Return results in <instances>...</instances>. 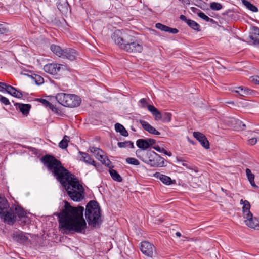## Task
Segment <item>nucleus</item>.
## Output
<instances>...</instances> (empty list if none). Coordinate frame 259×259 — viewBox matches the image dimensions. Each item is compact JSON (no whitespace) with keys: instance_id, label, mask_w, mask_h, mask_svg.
<instances>
[{"instance_id":"nucleus-1","label":"nucleus","mask_w":259,"mask_h":259,"mask_svg":"<svg viewBox=\"0 0 259 259\" xmlns=\"http://www.w3.org/2000/svg\"><path fill=\"white\" fill-rule=\"evenodd\" d=\"M41 162L51 171L56 179L65 187L68 196L74 201L83 198L84 189L74 175L71 174L54 156L47 154Z\"/></svg>"},{"instance_id":"nucleus-2","label":"nucleus","mask_w":259,"mask_h":259,"mask_svg":"<svg viewBox=\"0 0 259 259\" xmlns=\"http://www.w3.org/2000/svg\"><path fill=\"white\" fill-rule=\"evenodd\" d=\"M83 211V207H73L65 201L64 209L56 214L58 218L59 227L64 231L81 233L86 227Z\"/></svg>"},{"instance_id":"nucleus-3","label":"nucleus","mask_w":259,"mask_h":259,"mask_svg":"<svg viewBox=\"0 0 259 259\" xmlns=\"http://www.w3.org/2000/svg\"><path fill=\"white\" fill-rule=\"evenodd\" d=\"M134 32L128 29L116 30L112 34V39L121 49L127 52H141L142 45L136 40Z\"/></svg>"},{"instance_id":"nucleus-4","label":"nucleus","mask_w":259,"mask_h":259,"mask_svg":"<svg viewBox=\"0 0 259 259\" xmlns=\"http://www.w3.org/2000/svg\"><path fill=\"white\" fill-rule=\"evenodd\" d=\"M85 217L89 225L93 227H99L101 224V209L98 203L91 200L86 205Z\"/></svg>"},{"instance_id":"nucleus-5","label":"nucleus","mask_w":259,"mask_h":259,"mask_svg":"<svg viewBox=\"0 0 259 259\" xmlns=\"http://www.w3.org/2000/svg\"><path fill=\"white\" fill-rule=\"evenodd\" d=\"M141 150L136 151L137 156L144 163L151 167H162L164 165V159L153 151H148L142 154L141 156L138 155Z\"/></svg>"},{"instance_id":"nucleus-6","label":"nucleus","mask_w":259,"mask_h":259,"mask_svg":"<svg viewBox=\"0 0 259 259\" xmlns=\"http://www.w3.org/2000/svg\"><path fill=\"white\" fill-rule=\"evenodd\" d=\"M242 206V214L244 219L245 224L251 228L254 229H259V221L256 217H253L250 209L251 205L247 200L241 199L240 202Z\"/></svg>"},{"instance_id":"nucleus-7","label":"nucleus","mask_w":259,"mask_h":259,"mask_svg":"<svg viewBox=\"0 0 259 259\" xmlns=\"http://www.w3.org/2000/svg\"><path fill=\"white\" fill-rule=\"evenodd\" d=\"M0 219L5 223L12 225L15 223L17 218L14 212L13 208L9 207L4 212H0Z\"/></svg>"},{"instance_id":"nucleus-8","label":"nucleus","mask_w":259,"mask_h":259,"mask_svg":"<svg viewBox=\"0 0 259 259\" xmlns=\"http://www.w3.org/2000/svg\"><path fill=\"white\" fill-rule=\"evenodd\" d=\"M139 102L141 108L147 107L149 111L151 113L153 116H154L155 120H158L161 118V113L153 105H149L148 104V99L146 98H142L140 100Z\"/></svg>"},{"instance_id":"nucleus-9","label":"nucleus","mask_w":259,"mask_h":259,"mask_svg":"<svg viewBox=\"0 0 259 259\" xmlns=\"http://www.w3.org/2000/svg\"><path fill=\"white\" fill-rule=\"evenodd\" d=\"M140 250L146 256L152 257L155 251V247L149 242L143 241L141 242Z\"/></svg>"},{"instance_id":"nucleus-10","label":"nucleus","mask_w":259,"mask_h":259,"mask_svg":"<svg viewBox=\"0 0 259 259\" xmlns=\"http://www.w3.org/2000/svg\"><path fill=\"white\" fill-rule=\"evenodd\" d=\"M67 99L65 107H76L79 106L81 102V100L79 96L73 94H69V98Z\"/></svg>"},{"instance_id":"nucleus-11","label":"nucleus","mask_w":259,"mask_h":259,"mask_svg":"<svg viewBox=\"0 0 259 259\" xmlns=\"http://www.w3.org/2000/svg\"><path fill=\"white\" fill-rule=\"evenodd\" d=\"M12 237L15 241L21 244H28L30 242L28 237L21 231L14 232L13 234Z\"/></svg>"},{"instance_id":"nucleus-12","label":"nucleus","mask_w":259,"mask_h":259,"mask_svg":"<svg viewBox=\"0 0 259 259\" xmlns=\"http://www.w3.org/2000/svg\"><path fill=\"white\" fill-rule=\"evenodd\" d=\"M193 136L200 143L201 145L205 149L209 148V143L206 136L199 132H194Z\"/></svg>"},{"instance_id":"nucleus-13","label":"nucleus","mask_w":259,"mask_h":259,"mask_svg":"<svg viewBox=\"0 0 259 259\" xmlns=\"http://www.w3.org/2000/svg\"><path fill=\"white\" fill-rule=\"evenodd\" d=\"M62 65L56 63H50L46 64L44 67V71L51 75H56L60 70V66Z\"/></svg>"},{"instance_id":"nucleus-14","label":"nucleus","mask_w":259,"mask_h":259,"mask_svg":"<svg viewBox=\"0 0 259 259\" xmlns=\"http://www.w3.org/2000/svg\"><path fill=\"white\" fill-rule=\"evenodd\" d=\"M139 122L141 124L142 127L150 134L155 135H159L160 134L154 127L145 120H139Z\"/></svg>"},{"instance_id":"nucleus-15","label":"nucleus","mask_w":259,"mask_h":259,"mask_svg":"<svg viewBox=\"0 0 259 259\" xmlns=\"http://www.w3.org/2000/svg\"><path fill=\"white\" fill-rule=\"evenodd\" d=\"M77 55L76 50L71 48L64 49L62 58H66L71 61L74 60Z\"/></svg>"},{"instance_id":"nucleus-16","label":"nucleus","mask_w":259,"mask_h":259,"mask_svg":"<svg viewBox=\"0 0 259 259\" xmlns=\"http://www.w3.org/2000/svg\"><path fill=\"white\" fill-rule=\"evenodd\" d=\"M17 109H19L21 112L24 115L27 116L31 108V105L29 104H22L16 103L14 104Z\"/></svg>"},{"instance_id":"nucleus-17","label":"nucleus","mask_w":259,"mask_h":259,"mask_svg":"<svg viewBox=\"0 0 259 259\" xmlns=\"http://www.w3.org/2000/svg\"><path fill=\"white\" fill-rule=\"evenodd\" d=\"M78 153L81 155L80 159L81 161H83L88 164L92 165L96 167L95 161L88 153L81 151H79Z\"/></svg>"},{"instance_id":"nucleus-18","label":"nucleus","mask_w":259,"mask_h":259,"mask_svg":"<svg viewBox=\"0 0 259 259\" xmlns=\"http://www.w3.org/2000/svg\"><path fill=\"white\" fill-rule=\"evenodd\" d=\"M154 176L159 179L163 183L166 185H169L173 183V181L169 177L161 174L159 172H155Z\"/></svg>"},{"instance_id":"nucleus-19","label":"nucleus","mask_w":259,"mask_h":259,"mask_svg":"<svg viewBox=\"0 0 259 259\" xmlns=\"http://www.w3.org/2000/svg\"><path fill=\"white\" fill-rule=\"evenodd\" d=\"M249 37L254 45L259 44V28L257 27L254 26L252 28Z\"/></svg>"},{"instance_id":"nucleus-20","label":"nucleus","mask_w":259,"mask_h":259,"mask_svg":"<svg viewBox=\"0 0 259 259\" xmlns=\"http://www.w3.org/2000/svg\"><path fill=\"white\" fill-rule=\"evenodd\" d=\"M69 94L64 93H58L56 96V99L58 102L62 105L65 106L67 102Z\"/></svg>"},{"instance_id":"nucleus-21","label":"nucleus","mask_w":259,"mask_h":259,"mask_svg":"<svg viewBox=\"0 0 259 259\" xmlns=\"http://www.w3.org/2000/svg\"><path fill=\"white\" fill-rule=\"evenodd\" d=\"M6 92L16 98H21L23 97L22 92L11 85L8 87V90H7Z\"/></svg>"},{"instance_id":"nucleus-22","label":"nucleus","mask_w":259,"mask_h":259,"mask_svg":"<svg viewBox=\"0 0 259 259\" xmlns=\"http://www.w3.org/2000/svg\"><path fill=\"white\" fill-rule=\"evenodd\" d=\"M10 207L9 203L5 197L0 195V212H4L7 209H9Z\"/></svg>"},{"instance_id":"nucleus-23","label":"nucleus","mask_w":259,"mask_h":259,"mask_svg":"<svg viewBox=\"0 0 259 259\" xmlns=\"http://www.w3.org/2000/svg\"><path fill=\"white\" fill-rule=\"evenodd\" d=\"M51 50L57 56L59 57L63 56L64 49H62L59 46L56 45H52L50 47Z\"/></svg>"},{"instance_id":"nucleus-24","label":"nucleus","mask_w":259,"mask_h":259,"mask_svg":"<svg viewBox=\"0 0 259 259\" xmlns=\"http://www.w3.org/2000/svg\"><path fill=\"white\" fill-rule=\"evenodd\" d=\"M136 144L139 148L143 150H146L149 147L147 139H139L137 140Z\"/></svg>"},{"instance_id":"nucleus-25","label":"nucleus","mask_w":259,"mask_h":259,"mask_svg":"<svg viewBox=\"0 0 259 259\" xmlns=\"http://www.w3.org/2000/svg\"><path fill=\"white\" fill-rule=\"evenodd\" d=\"M115 129L116 132L120 133L123 136L127 137L128 136V133L124 127L119 123L115 124Z\"/></svg>"},{"instance_id":"nucleus-26","label":"nucleus","mask_w":259,"mask_h":259,"mask_svg":"<svg viewBox=\"0 0 259 259\" xmlns=\"http://www.w3.org/2000/svg\"><path fill=\"white\" fill-rule=\"evenodd\" d=\"M109 173L111 178L114 180L118 182L122 181V178L116 170L113 169H109Z\"/></svg>"},{"instance_id":"nucleus-27","label":"nucleus","mask_w":259,"mask_h":259,"mask_svg":"<svg viewBox=\"0 0 259 259\" xmlns=\"http://www.w3.org/2000/svg\"><path fill=\"white\" fill-rule=\"evenodd\" d=\"M14 210L15 211V214H16L19 218L25 217L26 215V213L24 209L19 205L15 206Z\"/></svg>"},{"instance_id":"nucleus-28","label":"nucleus","mask_w":259,"mask_h":259,"mask_svg":"<svg viewBox=\"0 0 259 259\" xmlns=\"http://www.w3.org/2000/svg\"><path fill=\"white\" fill-rule=\"evenodd\" d=\"M242 4L249 10L253 12H257L258 11L257 8L253 4H251L247 0H242Z\"/></svg>"},{"instance_id":"nucleus-29","label":"nucleus","mask_w":259,"mask_h":259,"mask_svg":"<svg viewBox=\"0 0 259 259\" xmlns=\"http://www.w3.org/2000/svg\"><path fill=\"white\" fill-rule=\"evenodd\" d=\"M69 141V137L65 135L63 139L59 143V147L62 149H66L68 147Z\"/></svg>"},{"instance_id":"nucleus-30","label":"nucleus","mask_w":259,"mask_h":259,"mask_svg":"<svg viewBox=\"0 0 259 259\" xmlns=\"http://www.w3.org/2000/svg\"><path fill=\"white\" fill-rule=\"evenodd\" d=\"M117 145L119 148H126V147H130L131 148H134V144L131 141L118 142Z\"/></svg>"},{"instance_id":"nucleus-31","label":"nucleus","mask_w":259,"mask_h":259,"mask_svg":"<svg viewBox=\"0 0 259 259\" xmlns=\"http://www.w3.org/2000/svg\"><path fill=\"white\" fill-rule=\"evenodd\" d=\"M188 25L195 30L200 31V25L195 21L189 19L187 23Z\"/></svg>"},{"instance_id":"nucleus-32","label":"nucleus","mask_w":259,"mask_h":259,"mask_svg":"<svg viewBox=\"0 0 259 259\" xmlns=\"http://www.w3.org/2000/svg\"><path fill=\"white\" fill-rule=\"evenodd\" d=\"M210 8L212 10L218 11L222 8V5L217 2H211L210 4Z\"/></svg>"},{"instance_id":"nucleus-33","label":"nucleus","mask_w":259,"mask_h":259,"mask_svg":"<svg viewBox=\"0 0 259 259\" xmlns=\"http://www.w3.org/2000/svg\"><path fill=\"white\" fill-rule=\"evenodd\" d=\"M171 114L168 112H165L162 115L161 114V118L164 122H169L171 121Z\"/></svg>"},{"instance_id":"nucleus-34","label":"nucleus","mask_w":259,"mask_h":259,"mask_svg":"<svg viewBox=\"0 0 259 259\" xmlns=\"http://www.w3.org/2000/svg\"><path fill=\"white\" fill-rule=\"evenodd\" d=\"M238 90L236 91V93H238L241 96H244L245 95H247L248 93V90L244 88L243 87H238Z\"/></svg>"},{"instance_id":"nucleus-35","label":"nucleus","mask_w":259,"mask_h":259,"mask_svg":"<svg viewBox=\"0 0 259 259\" xmlns=\"http://www.w3.org/2000/svg\"><path fill=\"white\" fill-rule=\"evenodd\" d=\"M126 162L130 164L133 165H138L140 164L139 161L135 158L128 157L126 159Z\"/></svg>"},{"instance_id":"nucleus-36","label":"nucleus","mask_w":259,"mask_h":259,"mask_svg":"<svg viewBox=\"0 0 259 259\" xmlns=\"http://www.w3.org/2000/svg\"><path fill=\"white\" fill-rule=\"evenodd\" d=\"M9 32V29L6 27V25L0 23V34H7Z\"/></svg>"},{"instance_id":"nucleus-37","label":"nucleus","mask_w":259,"mask_h":259,"mask_svg":"<svg viewBox=\"0 0 259 259\" xmlns=\"http://www.w3.org/2000/svg\"><path fill=\"white\" fill-rule=\"evenodd\" d=\"M246 173L247 179L249 182L253 181L254 180V175L251 172L250 169L246 168Z\"/></svg>"},{"instance_id":"nucleus-38","label":"nucleus","mask_w":259,"mask_h":259,"mask_svg":"<svg viewBox=\"0 0 259 259\" xmlns=\"http://www.w3.org/2000/svg\"><path fill=\"white\" fill-rule=\"evenodd\" d=\"M33 78L37 84L39 85L44 82V78L40 75H35V77H33Z\"/></svg>"},{"instance_id":"nucleus-39","label":"nucleus","mask_w":259,"mask_h":259,"mask_svg":"<svg viewBox=\"0 0 259 259\" xmlns=\"http://www.w3.org/2000/svg\"><path fill=\"white\" fill-rule=\"evenodd\" d=\"M155 27L156 28L160 29L164 32H166V29H168V26L165 25H163L161 23H158L156 24Z\"/></svg>"},{"instance_id":"nucleus-40","label":"nucleus","mask_w":259,"mask_h":259,"mask_svg":"<svg viewBox=\"0 0 259 259\" xmlns=\"http://www.w3.org/2000/svg\"><path fill=\"white\" fill-rule=\"evenodd\" d=\"M0 102H1L2 103L5 104V105H8L10 104V102L8 99H7L6 97L3 96L2 95H0Z\"/></svg>"},{"instance_id":"nucleus-41","label":"nucleus","mask_w":259,"mask_h":259,"mask_svg":"<svg viewBox=\"0 0 259 259\" xmlns=\"http://www.w3.org/2000/svg\"><path fill=\"white\" fill-rule=\"evenodd\" d=\"M249 80L255 84H259V76H251L249 78Z\"/></svg>"},{"instance_id":"nucleus-42","label":"nucleus","mask_w":259,"mask_h":259,"mask_svg":"<svg viewBox=\"0 0 259 259\" xmlns=\"http://www.w3.org/2000/svg\"><path fill=\"white\" fill-rule=\"evenodd\" d=\"M10 85L4 82H0V91H3L4 90L7 91V90H8V87H10Z\"/></svg>"},{"instance_id":"nucleus-43","label":"nucleus","mask_w":259,"mask_h":259,"mask_svg":"<svg viewBox=\"0 0 259 259\" xmlns=\"http://www.w3.org/2000/svg\"><path fill=\"white\" fill-rule=\"evenodd\" d=\"M197 15L200 18H202L205 21H206L208 18V17L207 15H206L203 12L201 11L198 12Z\"/></svg>"},{"instance_id":"nucleus-44","label":"nucleus","mask_w":259,"mask_h":259,"mask_svg":"<svg viewBox=\"0 0 259 259\" xmlns=\"http://www.w3.org/2000/svg\"><path fill=\"white\" fill-rule=\"evenodd\" d=\"M153 148L157 151L160 153H163L164 154L166 151L163 148H160L158 145L153 146Z\"/></svg>"},{"instance_id":"nucleus-45","label":"nucleus","mask_w":259,"mask_h":259,"mask_svg":"<svg viewBox=\"0 0 259 259\" xmlns=\"http://www.w3.org/2000/svg\"><path fill=\"white\" fill-rule=\"evenodd\" d=\"M48 108H49L53 112H54L55 113H58L59 112V110L57 108H56L55 106H54L52 104L50 103V105L48 106Z\"/></svg>"},{"instance_id":"nucleus-46","label":"nucleus","mask_w":259,"mask_h":259,"mask_svg":"<svg viewBox=\"0 0 259 259\" xmlns=\"http://www.w3.org/2000/svg\"><path fill=\"white\" fill-rule=\"evenodd\" d=\"M166 32H168L172 34H176L179 32V30L177 28H170L168 26V29H166Z\"/></svg>"},{"instance_id":"nucleus-47","label":"nucleus","mask_w":259,"mask_h":259,"mask_svg":"<svg viewBox=\"0 0 259 259\" xmlns=\"http://www.w3.org/2000/svg\"><path fill=\"white\" fill-rule=\"evenodd\" d=\"M38 100L46 107L50 105V102L44 99H39Z\"/></svg>"},{"instance_id":"nucleus-48","label":"nucleus","mask_w":259,"mask_h":259,"mask_svg":"<svg viewBox=\"0 0 259 259\" xmlns=\"http://www.w3.org/2000/svg\"><path fill=\"white\" fill-rule=\"evenodd\" d=\"M257 142L256 138H252L248 140V144L250 145H253Z\"/></svg>"},{"instance_id":"nucleus-49","label":"nucleus","mask_w":259,"mask_h":259,"mask_svg":"<svg viewBox=\"0 0 259 259\" xmlns=\"http://www.w3.org/2000/svg\"><path fill=\"white\" fill-rule=\"evenodd\" d=\"M102 163L104 164L106 166H109V165H110V164L111 163V161H110V160L107 157H106L102 160Z\"/></svg>"},{"instance_id":"nucleus-50","label":"nucleus","mask_w":259,"mask_h":259,"mask_svg":"<svg viewBox=\"0 0 259 259\" xmlns=\"http://www.w3.org/2000/svg\"><path fill=\"white\" fill-rule=\"evenodd\" d=\"M90 151L91 153L95 154L96 153H97V152H98V151L100 152L101 149L99 148L92 147L90 148Z\"/></svg>"},{"instance_id":"nucleus-51","label":"nucleus","mask_w":259,"mask_h":259,"mask_svg":"<svg viewBox=\"0 0 259 259\" xmlns=\"http://www.w3.org/2000/svg\"><path fill=\"white\" fill-rule=\"evenodd\" d=\"M181 162V165L186 167L188 169H191L190 165L185 160H179Z\"/></svg>"},{"instance_id":"nucleus-52","label":"nucleus","mask_w":259,"mask_h":259,"mask_svg":"<svg viewBox=\"0 0 259 259\" xmlns=\"http://www.w3.org/2000/svg\"><path fill=\"white\" fill-rule=\"evenodd\" d=\"M147 142L149 144V147L151 146H152L153 145H154L156 143V141L153 139L149 138V139H147Z\"/></svg>"},{"instance_id":"nucleus-53","label":"nucleus","mask_w":259,"mask_h":259,"mask_svg":"<svg viewBox=\"0 0 259 259\" xmlns=\"http://www.w3.org/2000/svg\"><path fill=\"white\" fill-rule=\"evenodd\" d=\"M103 153L104 152L102 150H101L100 152L98 151L97 153H96V154H95L96 158L98 160V159L100 158V156H101L102 154H103Z\"/></svg>"},{"instance_id":"nucleus-54","label":"nucleus","mask_w":259,"mask_h":259,"mask_svg":"<svg viewBox=\"0 0 259 259\" xmlns=\"http://www.w3.org/2000/svg\"><path fill=\"white\" fill-rule=\"evenodd\" d=\"M180 19L182 21H185L186 23H187L188 20H189L187 19L186 17L183 15H180Z\"/></svg>"},{"instance_id":"nucleus-55","label":"nucleus","mask_w":259,"mask_h":259,"mask_svg":"<svg viewBox=\"0 0 259 259\" xmlns=\"http://www.w3.org/2000/svg\"><path fill=\"white\" fill-rule=\"evenodd\" d=\"M191 9L192 10V12L194 13H197V11H198L199 12L200 11L199 10H198V9H197L195 7H191Z\"/></svg>"},{"instance_id":"nucleus-56","label":"nucleus","mask_w":259,"mask_h":259,"mask_svg":"<svg viewBox=\"0 0 259 259\" xmlns=\"http://www.w3.org/2000/svg\"><path fill=\"white\" fill-rule=\"evenodd\" d=\"M251 185L254 187V188H257V186L254 183V181L253 180V181H251V182H249Z\"/></svg>"},{"instance_id":"nucleus-57","label":"nucleus","mask_w":259,"mask_h":259,"mask_svg":"<svg viewBox=\"0 0 259 259\" xmlns=\"http://www.w3.org/2000/svg\"><path fill=\"white\" fill-rule=\"evenodd\" d=\"M106 156H105L104 155H103V154H102L101 156H100V158L98 159V160L99 161H100L102 163V160L104 159V158H105Z\"/></svg>"},{"instance_id":"nucleus-58","label":"nucleus","mask_w":259,"mask_h":259,"mask_svg":"<svg viewBox=\"0 0 259 259\" xmlns=\"http://www.w3.org/2000/svg\"><path fill=\"white\" fill-rule=\"evenodd\" d=\"M206 21L213 22H214V20L213 19H211V18H210L209 17H208Z\"/></svg>"},{"instance_id":"nucleus-59","label":"nucleus","mask_w":259,"mask_h":259,"mask_svg":"<svg viewBox=\"0 0 259 259\" xmlns=\"http://www.w3.org/2000/svg\"><path fill=\"white\" fill-rule=\"evenodd\" d=\"M164 154L167 155L169 156H171L172 155L170 152H168L166 150L165 152L164 153Z\"/></svg>"},{"instance_id":"nucleus-60","label":"nucleus","mask_w":259,"mask_h":259,"mask_svg":"<svg viewBox=\"0 0 259 259\" xmlns=\"http://www.w3.org/2000/svg\"><path fill=\"white\" fill-rule=\"evenodd\" d=\"M176 235L178 237H180L181 236V234L180 232H177L176 233Z\"/></svg>"},{"instance_id":"nucleus-61","label":"nucleus","mask_w":259,"mask_h":259,"mask_svg":"<svg viewBox=\"0 0 259 259\" xmlns=\"http://www.w3.org/2000/svg\"><path fill=\"white\" fill-rule=\"evenodd\" d=\"M231 12V11L229 10L228 11H226L225 13H224L223 14H228L229 13H230Z\"/></svg>"},{"instance_id":"nucleus-62","label":"nucleus","mask_w":259,"mask_h":259,"mask_svg":"<svg viewBox=\"0 0 259 259\" xmlns=\"http://www.w3.org/2000/svg\"><path fill=\"white\" fill-rule=\"evenodd\" d=\"M227 103L231 104H233V105L234 104V102H232V101L231 102H227Z\"/></svg>"},{"instance_id":"nucleus-63","label":"nucleus","mask_w":259,"mask_h":259,"mask_svg":"<svg viewBox=\"0 0 259 259\" xmlns=\"http://www.w3.org/2000/svg\"><path fill=\"white\" fill-rule=\"evenodd\" d=\"M131 130L133 131H134V132H136V130H135V128H134L133 126L131 127Z\"/></svg>"},{"instance_id":"nucleus-64","label":"nucleus","mask_w":259,"mask_h":259,"mask_svg":"<svg viewBox=\"0 0 259 259\" xmlns=\"http://www.w3.org/2000/svg\"><path fill=\"white\" fill-rule=\"evenodd\" d=\"M222 190L223 191H224V189H223V188H222Z\"/></svg>"}]
</instances>
